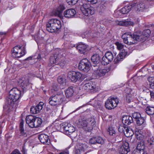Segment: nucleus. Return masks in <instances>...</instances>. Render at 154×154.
<instances>
[{"label":"nucleus","mask_w":154,"mask_h":154,"mask_svg":"<svg viewBox=\"0 0 154 154\" xmlns=\"http://www.w3.org/2000/svg\"><path fill=\"white\" fill-rule=\"evenodd\" d=\"M21 94V91L16 88H13L10 91L8 98L6 101L8 106L10 109L16 107L17 101L20 97Z\"/></svg>","instance_id":"obj_1"},{"label":"nucleus","mask_w":154,"mask_h":154,"mask_svg":"<svg viewBox=\"0 0 154 154\" xmlns=\"http://www.w3.org/2000/svg\"><path fill=\"white\" fill-rule=\"evenodd\" d=\"M95 120L93 118H83L79 119V125L81 126L84 131L89 132H91L95 127Z\"/></svg>","instance_id":"obj_2"},{"label":"nucleus","mask_w":154,"mask_h":154,"mask_svg":"<svg viewBox=\"0 0 154 154\" xmlns=\"http://www.w3.org/2000/svg\"><path fill=\"white\" fill-rule=\"evenodd\" d=\"M61 21L57 19H51L46 24L47 30L51 32L57 31L61 28Z\"/></svg>","instance_id":"obj_3"},{"label":"nucleus","mask_w":154,"mask_h":154,"mask_svg":"<svg viewBox=\"0 0 154 154\" xmlns=\"http://www.w3.org/2000/svg\"><path fill=\"white\" fill-rule=\"evenodd\" d=\"M63 97L62 94H57L50 97L48 99L49 103L53 106H58L63 101Z\"/></svg>","instance_id":"obj_4"},{"label":"nucleus","mask_w":154,"mask_h":154,"mask_svg":"<svg viewBox=\"0 0 154 154\" xmlns=\"http://www.w3.org/2000/svg\"><path fill=\"white\" fill-rule=\"evenodd\" d=\"M139 131H140V130L137 129L135 131V134L137 136V139L138 140L137 141V143L136 149H137V151L141 152L142 151H143L145 148V145L144 140L141 139L142 138V136L139 133Z\"/></svg>","instance_id":"obj_5"},{"label":"nucleus","mask_w":154,"mask_h":154,"mask_svg":"<svg viewBox=\"0 0 154 154\" xmlns=\"http://www.w3.org/2000/svg\"><path fill=\"white\" fill-rule=\"evenodd\" d=\"M91 67L90 62L87 59L85 58L80 61L78 67L80 70L87 72L90 70Z\"/></svg>","instance_id":"obj_6"},{"label":"nucleus","mask_w":154,"mask_h":154,"mask_svg":"<svg viewBox=\"0 0 154 154\" xmlns=\"http://www.w3.org/2000/svg\"><path fill=\"white\" fill-rule=\"evenodd\" d=\"M80 9L83 14L86 16H88L90 14L92 15L94 13V8L87 3H83L81 6Z\"/></svg>","instance_id":"obj_7"},{"label":"nucleus","mask_w":154,"mask_h":154,"mask_svg":"<svg viewBox=\"0 0 154 154\" xmlns=\"http://www.w3.org/2000/svg\"><path fill=\"white\" fill-rule=\"evenodd\" d=\"M119 103L117 98L109 97L106 101L105 106L108 109H111L116 107Z\"/></svg>","instance_id":"obj_8"},{"label":"nucleus","mask_w":154,"mask_h":154,"mask_svg":"<svg viewBox=\"0 0 154 154\" xmlns=\"http://www.w3.org/2000/svg\"><path fill=\"white\" fill-rule=\"evenodd\" d=\"M133 10L139 12H145L147 10L148 7L143 2L132 3Z\"/></svg>","instance_id":"obj_9"},{"label":"nucleus","mask_w":154,"mask_h":154,"mask_svg":"<svg viewBox=\"0 0 154 154\" xmlns=\"http://www.w3.org/2000/svg\"><path fill=\"white\" fill-rule=\"evenodd\" d=\"M60 130L63 133H71L75 131L74 127L71 126L70 124L64 123L61 124L60 125Z\"/></svg>","instance_id":"obj_10"},{"label":"nucleus","mask_w":154,"mask_h":154,"mask_svg":"<svg viewBox=\"0 0 154 154\" xmlns=\"http://www.w3.org/2000/svg\"><path fill=\"white\" fill-rule=\"evenodd\" d=\"M68 78L70 79L73 82H76L80 79L82 74L79 72L70 71L68 73Z\"/></svg>","instance_id":"obj_11"},{"label":"nucleus","mask_w":154,"mask_h":154,"mask_svg":"<svg viewBox=\"0 0 154 154\" xmlns=\"http://www.w3.org/2000/svg\"><path fill=\"white\" fill-rule=\"evenodd\" d=\"M125 100L128 103H130L133 101L134 96L136 94L133 92V90L129 88H127L125 90Z\"/></svg>","instance_id":"obj_12"},{"label":"nucleus","mask_w":154,"mask_h":154,"mask_svg":"<svg viewBox=\"0 0 154 154\" xmlns=\"http://www.w3.org/2000/svg\"><path fill=\"white\" fill-rule=\"evenodd\" d=\"M114 58L113 54L109 51L107 52L102 58V63L104 65H107Z\"/></svg>","instance_id":"obj_13"},{"label":"nucleus","mask_w":154,"mask_h":154,"mask_svg":"<svg viewBox=\"0 0 154 154\" xmlns=\"http://www.w3.org/2000/svg\"><path fill=\"white\" fill-rule=\"evenodd\" d=\"M131 36L129 39V42H128V45H131L136 43L137 42L141 41L140 38H142V36L137 33H135L132 34Z\"/></svg>","instance_id":"obj_14"},{"label":"nucleus","mask_w":154,"mask_h":154,"mask_svg":"<svg viewBox=\"0 0 154 154\" xmlns=\"http://www.w3.org/2000/svg\"><path fill=\"white\" fill-rule=\"evenodd\" d=\"M18 84L23 91H25L29 84V78L28 77H22L19 79Z\"/></svg>","instance_id":"obj_15"},{"label":"nucleus","mask_w":154,"mask_h":154,"mask_svg":"<svg viewBox=\"0 0 154 154\" xmlns=\"http://www.w3.org/2000/svg\"><path fill=\"white\" fill-rule=\"evenodd\" d=\"M44 105V103L40 102L36 106H32L30 110L31 113L33 114L38 113L43 109Z\"/></svg>","instance_id":"obj_16"},{"label":"nucleus","mask_w":154,"mask_h":154,"mask_svg":"<svg viewBox=\"0 0 154 154\" xmlns=\"http://www.w3.org/2000/svg\"><path fill=\"white\" fill-rule=\"evenodd\" d=\"M104 143V140L102 137L99 136L93 137L90 139L89 141V143L91 144L97 143L103 144Z\"/></svg>","instance_id":"obj_17"},{"label":"nucleus","mask_w":154,"mask_h":154,"mask_svg":"<svg viewBox=\"0 0 154 154\" xmlns=\"http://www.w3.org/2000/svg\"><path fill=\"white\" fill-rule=\"evenodd\" d=\"M109 71V69L107 68L102 69H97L94 71V74L96 75L97 77H99L104 76Z\"/></svg>","instance_id":"obj_18"},{"label":"nucleus","mask_w":154,"mask_h":154,"mask_svg":"<svg viewBox=\"0 0 154 154\" xmlns=\"http://www.w3.org/2000/svg\"><path fill=\"white\" fill-rule=\"evenodd\" d=\"M115 22L116 25L121 26H133L134 24V22L125 20H122L120 21L116 20L115 21Z\"/></svg>","instance_id":"obj_19"},{"label":"nucleus","mask_w":154,"mask_h":154,"mask_svg":"<svg viewBox=\"0 0 154 154\" xmlns=\"http://www.w3.org/2000/svg\"><path fill=\"white\" fill-rule=\"evenodd\" d=\"M60 54H58L57 55H54L53 56L51 57L50 58L49 62L48 63V66H51L54 64L57 65L59 57H60Z\"/></svg>","instance_id":"obj_20"},{"label":"nucleus","mask_w":154,"mask_h":154,"mask_svg":"<svg viewBox=\"0 0 154 154\" xmlns=\"http://www.w3.org/2000/svg\"><path fill=\"white\" fill-rule=\"evenodd\" d=\"M38 138L41 142L43 144L48 145L50 143L48 136L45 134H42L39 135L38 136Z\"/></svg>","instance_id":"obj_21"},{"label":"nucleus","mask_w":154,"mask_h":154,"mask_svg":"<svg viewBox=\"0 0 154 154\" xmlns=\"http://www.w3.org/2000/svg\"><path fill=\"white\" fill-rule=\"evenodd\" d=\"M130 151L129 145L128 143L123 144L119 149V152L121 154H127Z\"/></svg>","instance_id":"obj_22"},{"label":"nucleus","mask_w":154,"mask_h":154,"mask_svg":"<svg viewBox=\"0 0 154 154\" xmlns=\"http://www.w3.org/2000/svg\"><path fill=\"white\" fill-rule=\"evenodd\" d=\"M95 88V82L91 81L85 84L83 86V88L87 91L94 90Z\"/></svg>","instance_id":"obj_23"},{"label":"nucleus","mask_w":154,"mask_h":154,"mask_svg":"<svg viewBox=\"0 0 154 154\" xmlns=\"http://www.w3.org/2000/svg\"><path fill=\"white\" fill-rule=\"evenodd\" d=\"M76 13L75 11L73 9H70L65 11L64 15L66 17L71 18L73 17Z\"/></svg>","instance_id":"obj_24"},{"label":"nucleus","mask_w":154,"mask_h":154,"mask_svg":"<svg viewBox=\"0 0 154 154\" xmlns=\"http://www.w3.org/2000/svg\"><path fill=\"white\" fill-rule=\"evenodd\" d=\"M133 122V118L129 116H124L122 118L123 123L125 125L130 124Z\"/></svg>","instance_id":"obj_25"},{"label":"nucleus","mask_w":154,"mask_h":154,"mask_svg":"<svg viewBox=\"0 0 154 154\" xmlns=\"http://www.w3.org/2000/svg\"><path fill=\"white\" fill-rule=\"evenodd\" d=\"M35 117L32 115H29L27 116L26 118V123L31 128L34 123Z\"/></svg>","instance_id":"obj_26"},{"label":"nucleus","mask_w":154,"mask_h":154,"mask_svg":"<svg viewBox=\"0 0 154 154\" xmlns=\"http://www.w3.org/2000/svg\"><path fill=\"white\" fill-rule=\"evenodd\" d=\"M133 10L132 3L125 6L120 10V12L122 14L128 13L131 10Z\"/></svg>","instance_id":"obj_27"},{"label":"nucleus","mask_w":154,"mask_h":154,"mask_svg":"<svg viewBox=\"0 0 154 154\" xmlns=\"http://www.w3.org/2000/svg\"><path fill=\"white\" fill-rule=\"evenodd\" d=\"M132 34L131 32H127L123 34L122 36V38L123 39L124 42L127 45H128V42L129 39L132 36Z\"/></svg>","instance_id":"obj_28"},{"label":"nucleus","mask_w":154,"mask_h":154,"mask_svg":"<svg viewBox=\"0 0 154 154\" xmlns=\"http://www.w3.org/2000/svg\"><path fill=\"white\" fill-rule=\"evenodd\" d=\"M65 9V7L63 5H60L55 11V15L60 17H61L62 13Z\"/></svg>","instance_id":"obj_29"},{"label":"nucleus","mask_w":154,"mask_h":154,"mask_svg":"<svg viewBox=\"0 0 154 154\" xmlns=\"http://www.w3.org/2000/svg\"><path fill=\"white\" fill-rule=\"evenodd\" d=\"M87 46L84 44H80L76 46V48L79 52L81 54H83L87 48Z\"/></svg>","instance_id":"obj_30"},{"label":"nucleus","mask_w":154,"mask_h":154,"mask_svg":"<svg viewBox=\"0 0 154 154\" xmlns=\"http://www.w3.org/2000/svg\"><path fill=\"white\" fill-rule=\"evenodd\" d=\"M66 97L69 98L73 96L74 92L73 88L72 87H69L65 91Z\"/></svg>","instance_id":"obj_31"},{"label":"nucleus","mask_w":154,"mask_h":154,"mask_svg":"<svg viewBox=\"0 0 154 154\" xmlns=\"http://www.w3.org/2000/svg\"><path fill=\"white\" fill-rule=\"evenodd\" d=\"M24 121L22 120L20 123V135L23 137H26L27 136V134L25 132L23 128Z\"/></svg>","instance_id":"obj_32"},{"label":"nucleus","mask_w":154,"mask_h":154,"mask_svg":"<svg viewBox=\"0 0 154 154\" xmlns=\"http://www.w3.org/2000/svg\"><path fill=\"white\" fill-rule=\"evenodd\" d=\"M34 123L33 124L32 127V128H37L39 127L42 123V119L38 117H35Z\"/></svg>","instance_id":"obj_33"},{"label":"nucleus","mask_w":154,"mask_h":154,"mask_svg":"<svg viewBox=\"0 0 154 154\" xmlns=\"http://www.w3.org/2000/svg\"><path fill=\"white\" fill-rule=\"evenodd\" d=\"M21 47L19 45H17L15 46L13 48V50L12 51V54L13 56L14 57H18L19 55L20 56V54H17L18 52H19L22 50H20Z\"/></svg>","instance_id":"obj_34"},{"label":"nucleus","mask_w":154,"mask_h":154,"mask_svg":"<svg viewBox=\"0 0 154 154\" xmlns=\"http://www.w3.org/2000/svg\"><path fill=\"white\" fill-rule=\"evenodd\" d=\"M91 60L95 64L99 63L100 60V58L99 55L97 54H94L91 57Z\"/></svg>","instance_id":"obj_35"},{"label":"nucleus","mask_w":154,"mask_h":154,"mask_svg":"<svg viewBox=\"0 0 154 154\" xmlns=\"http://www.w3.org/2000/svg\"><path fill=\"white\" fill-rule=\"evenodd\" d=\"M124 133L126 137H128L132 136L134 134L132 129L128 128L125 129Z\"/></svg>","instance_id":"obj_36"},{"label":"nucleus","mask_w":154,"mask_h":154,"mask_svg":"<svg viewBox=\"0 0 154 154\" xmlns=\"http://www.w3.org/2000/svg\"><path fill=\"white\" fill-rule=\"evenodd\" d=\"M146 113L149 115H152L154 114V107L148 106L146 109Z\"/></svg>","instance_id":"obj_37"},{"label":"nucleus","mask_w":154,"mask_h":154,"mask_svg":"<svg viewBox=\"0 0 154 154\" xmlns=\"http://www.w3.org/2000/svg\"><path fill=\"white\" fill-rule=\"evenodd\" d=\"M57 81L59 83L63 85H66V79L63 76H59L57 78Z\"/></svg>","instance_id":"obj_38"},{"label":"nucleus","mask_w":154,"mask_h":154,"mask_svg":"<svg viewBox=\"0 0 154 154\" xmlns=\"http://www.w3.org/2000/svg\"><path fill=\"white\" fill-rule=\"evenodd\" d=\"M60 58L59 57L57 64L59 65L61 67L63 68L66 65V63L63 57H60Z\"/></svg>","instance_id":"obj_39"},{"label":"nucleus","mask_w":154,"mask_h":154,"mask_svg":"<svg viewBox=\"0 0 154 154\" xmlns=\"http://www.w3.org/2000/svg\"><path fill=\"white\" fill-rule=\"evenodd\" d=\"M151 31L149 29L144 30L142 32V35L145 37L148 38L150 36Z\"/></svg>","instance_id":"obj_40"},{"label":"nucleus","mask_w":154,"mask_h":154,"mask_svg":"<svg viewBox=\"0 0 154 154\" xmlns=\"http://www.w3.org/2000/svg\"><path fill=\"white\" fill-rule=\"evenodd\" d=\"M136 121L137 125L140 126L144 123L145 119L143 117H140L137 119Z\"/></svg>","instance_id":"obj_41"},{"label":"nucleus","mask_w":154,"mask_h":154,"mask_svg":"<svg viewBox=\"0 0 154 154\" xmlns=\"http://www.w3.org/2000/svg\"><path fill=\"white\" fill-rule=\"evenodd\" d=\"M26 53V48L25 47H23L22 48V50L20 51L19 52H18L17 54H20V55H19V56L18 57H16L19 58L20 57L23 56Z\"/></svg>","instance_id":"obj_42"},{"label":"nucleus","mask_w":154,"mask_h":154,"mask_svg":"<svg viewBox=\"0 0 154 154\" xmlns=\"http://www.w3.org/2000/svg\"><path fill=\"white\" fill-rule=\"evenodd\" d=\"M87 147V145L85 144L80 143L79 145V149L81 151H84Z\"/></svg>","instance_id":"obj_43"},{"label":"nucleus","mask_w":154,"mask_h":154,"mask_svg":"<svg viewBox=\"0 0 154 154\" xmlns=\"http://www.w3.org/2000/svg\"><path fill=\"white\" fill-rule=\"evenodd\" d=\"M115 45L117 46V48L119 50H122L124 47V45L118 42H116L115 43Z\"/></svg>","instance_id":"obj_44"},{"label":"nucleus","mask_w":154,"mask_h":154,"mask_svg":"<svg viewBox=\"0 0 154 154\" xmlns=\"http://www.w3.org/2000/svg\"><path fill=\"white\" fill-rule=\"evenodd\" d=\"M79 0H66L67 3L70 5H74L76 4Z\"/></svg>","instance_id":"obj_45"},{"label":"nucleus","mask_w":154,"mask_h":154,"mask_svg":"<svg viewBox=\"0 0 154 154\" xmlns=\"http://www.w3.org/2000/svg\"><path fill=\"white\" fill-rule=\"evenodd\" d=\"M133 117L136 120L140 118L141 116L140 114L138 112H134L133 114Z\"/></svg>","instance_id":"obj_46"},{"label":"nucleus","mask_w":154,"mask_h":154,"mask_svg":"<svg viewBox=\"0 0 154 154\" xmlns=\"http://www.w3.org/2000/svg\"><path fill=\"white\" fill-rule=\"evenodd\" d=\"M108 131L110 135H113L114 134H116V132L112 127L109 128Z\"/></svg>","instance_id":"obj_47"},{"label":"nucleus","mask_w":154,"mask_h":154,"mask_svg":"<svg viewBox=\"0 0 154 154\" xmlns=\"http://www.w3.org/2000/svg\"><path fill=\"white\" fill-rule=\"evenodd\" d=\"M153 143V142L151 140L149 139L147 140L146 144L147 146H149L152 145Z\"/></svg>","instance_id":"obj_48"},{"label":"nucleus","mask_w":154,"mask_h":154,"mask_svg":"<svg viewBox=\"0 0 154 154\" xmlns=\"http://www.w3.org/2000/svg\"><path fill=\"white\" fill-rule=\"evenodd\" d=\"M125 129V127H123L122 126H121L119 128V131L121 133H124Z\"/></svg>","instance_id":"obj_49"},{"label":"nucleus","mask_w":154,"mask_h":154,"mask_svg":"<svg viewBox=\"0 0 154 154\" xmlns=\"http://www.w3.org/2000/svg\"><path fill=\"white\" fill-rule=\"evenodd\" d=\"M123 58V56H122V54H119L117 56V60L119 61L121 60Z\"/></svg>","instance_id":"obj_50"},{"label":"nucleus","mask_w":154,"mask_h":154,"mask_svg":"<svg viewBox=\"0 0 154 154\" xmlns=\"http://www.w3.org/2000/svg\"><path fill=\"white\" fill-rule=\"evenodd\" d=\"M11 154H21V153L19 150L15 149L12 152Z\"/></svg>","instance_id":"obj_51"},{"label":"nucleus","mask_w":154,"mask_h":154,"mask_svg":"<svg viewBox=\"0 0 154 154\" xmlns=\"http://www.w3.org/2000/svg\"><path fill=\"white\" fill-rule=\"evenodd\" d=\"M88 2H90L91 4H95L97 2V0H87Z\"/></svg>","instance_id":"obj_52"},{"label":"nucleus","mask_w":154,"mask_h":154,"mask_svg":"<svg viewBox=\"0 0 154 154\" xmlns=\"http://www.w3.org/2000/svg\"><path fill=\"white\" fill-rule=\"evenodd\" d=\"M148 80L150 83H151L152 82H154V78L153 77H149L148 79Z\"/></svg>","instance_id":"obj_53"},{"label":"nucleus","mask_w":154,"mask_h":154,"mask_svg":"<svg viewBox=\"0 0 154 154\" xmlns=\"http://www.w3.org/2000/svg\"><path fill=\"white\" fill-rule=\"evenodd\" d=\"M117 138L116 139L115 141H117V142H118L120 141L121 140V138L119 135H117L116 136Z\"/></svg>","instance_id":"obj_54"},{"label":"nucleus","mask_w":154,"mask_h":154,"mask_svg":"<svg viewBox=\"0 0 154 154\" xmlns=\"http://www.w3.org/2000/svg\"><path fill=\"white\" fill-rule=\"evenodd\" d=\"M53 88L54 91H57L58 89V87L57 86V85H54L53 87Z\"/></svg>","instance_id":"obj_55"},{"label":"nucleus","mask_w":154,"mask_h":154,"mask_svg":"<svg viewBox=\"0 0 154 154\" xmlns=\"http://www.w3.org/2000/svg\"><path fill=\"white\" fill-rule=\"evenodd\" d=\"M5 125V122H0V128L2 129L4 126Z\"/></svg>","instance_id":"obj_56"},{"label":"nucleus","mask_w":154,"mask_h":154,"mask_svg":"<svg viewBox=\"0 0 154 154\" xmlns=\"http://www.w3.org/2000/svg\"><path fill=\"white\" fill-rule=\"evenodd\" d=\"M80 150L79 149H76L75 151V154H80Z\"/></svg>","instance_id":"obj_57"},{"label":"nucleus","mask_w":154,"mask_h":154,"mask_svg":"<svg viewBox=\"0 0 154 154\" xmlns=\"http://www.w3.org/2000/svg\"><path fill=\"white\" fill-rule=\"evenodd\" d=\"M150 95L151 96L152 98L154 97V93L153 92H150Z\"/></svg>","instance_id":"obj_58"},{"label":"nucleus","mask_w":154,"mask_h":154,"mask_svg":"<svg viewBox=\"0 0 154 154\" xmlns=\"http://www.w3.org/2000/svg\"><path fill=\"white\" fill-rule=\"evenodd\" d=\"M59 154H69L68 153L66 152L63 151L60 152Z\"/></svg>","instance_id":"obj_59"},{"label":"nucleus","mask_w":154,"mask_h":154,"mask_svg":"<svg viewBox=\"0 0 154 154\" xmlns=\"http://www.w3.org/2000/svg\"><path fill=\"white\" fill-rule=\"evenodd\" d=\"M46 111L48 112L49 113H50L51 112V109L48 107L46 108Z\"/></svg>","instance_id":"obj_60"},{"label":"nucleus","mask_w":154,"mask_h":154,"mask_svg":"<svg viewBox=\"0 0 154 154\" xmlns=\"http://www.w3.org/2000/svg\"><path fill=\"white\" fill-rule=\"evenodd\" d=\"M142 154L141 152H140V151H137L135 152V153L134 154Z\"/></svg>","instance_id":"obj_61"},{"label":"nucleus","mask_w":154,"mask_h":154,"mask_svg":"<svg viewBox=\"0 0 154 154\" xmlns=\"http://www.w3.org/2000/svg\"><path fill=\"white\" fill-rule=\"evenodd\" d=\"M32 59V57H30L27 58L26 60H31Z\"/></svg>","instance_id":"obj_62"},{"label":"nucleus","mask_w":154,"mask_h":154,"mask_svg":"<svg viewBox=\"0 0 154 154\" xmlns=\"http://www.w3.org/2000/svg\"><path fill=\"white\" fill-rule=\"evenodd\" d=\"M142 154H147L146 153L144 152L143 151H142L141 152Z\"/></svg>","instance_id":"obj_63"},{"label":"nucleus","mask_w":154,"mask_h":154,"mask_svg":"<svg viewBox=\"0 0 154 154\" xmlns=\"http://www.w3.org/2000/svg\"><path fill=\"white\" fill-rule=\"evenodd\" d=\"M40 58H41V55L40 54L38 55V57H37V58L38 59H39Z\"/></svg>","instance_id":"obj_64"}]
</instances>
